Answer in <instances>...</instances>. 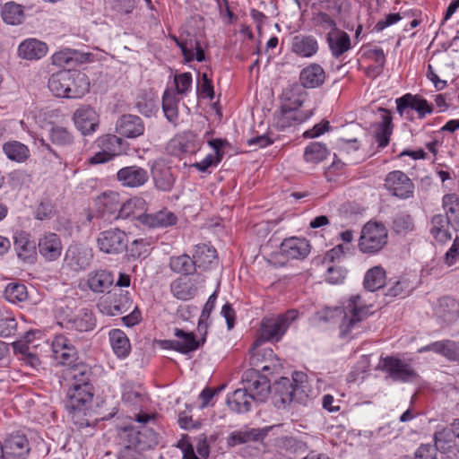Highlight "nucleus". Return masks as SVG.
Segmentation results:
<instances>
[{"mask_svg":"<svg viewBox=\"0 0 459 459\" xmlns=\"http://www.w3.org/2000/svg\"><path fill=\"white\" fill-rule=\"evenodd\" d=\"M341 308L340 337L353 339L364 331L361 323L373 314V304L368 301L364 294H354L343 299Z\"/></svg>","mask_w":459,"mask_h":459,"instance_id":"1","label":"nucleus"},{"mask_svg":"<svg viewBox=\"0 0 459 459\" xmlns=\"http://www.w3.org/2000/svg\"><path fill=\"white\" fill-rule=\"evenodd\" d=\"M94 385H69L66 392L65 408L73 422L79 428L91 425Z\"/></svg>","mask_w":459,"mask_h":459,"instance_id":"2","label":"nucleus"},{"mask_svg":"<svg viewBox=\"0 0 459 459\" xmlns=\"http://www.w3.org/2000/svg\"><path fill=\"white\" fill-rule=\"evenodd\" d=\"M305 377L306 375L295 372L291 379L281 377L275 381L270 389L273 393L274 404L281 408L293 401L302 402L307 397L306 386L303 382Z\"/></svg>","mask_w":459,"mask_h":459,"instance_id":"3","label":"nucleus"},{"mask_svg":"<svg viewBox=\"0 0 459 459\" xmlns=\"http://www.w3.org/2000/svg\"><path fill=\"white\" fill-rule=\"evenodd\" d=\"M298 316L296 309H290L277 316L263 318L255 345H262L265 342H279Z\"/></svg>","mask_w":459,"mask_h":459,"instance_id":"4","label":"nucleus"},{"mask_svg":"<svg viewBox=\"0 0 459 459\" xmlns=\"http://www.w3.org/2000/svg\"><path fill=\"white\" fill-rule=\"evenodd\" d=\"M387 238V230L382 223L369 221L362 228L359 248L362 253L376 254L385 246Z\"/></svg>","mask_w":459,"mask_h":459,"instance_id":"5","label":"nucleus"},{"mask_svg":"<svg viewBox=\"0 0 459 459\" xmlns=\"http://www.w3.org/2000/svg\"><path fill=\"white\" fill-rule=\"evenodd\" d=\"M396 111L401 117L412 120L410 110L417 113L419 119H424L434 112V105L420 94L405 93L395 100Z\"/></svg>","mask_w":459,"mask_h":459,"instance_id":"6","label":"nucleus"},{"mask_svg":"<svg viewBox=\"0 0 459 459\" xmlns=\"http://www.w3.org/2000/svg\"><path fill=\"white\" fill-rule=\"evenodd\" d=\"M384 187L392 196L400 200L412 198L415 193L414 183L401 170L387 173L384 180Z\"/></svg>","mask_w":459,"mask_h":459,"instance_id":"7","label":"nucleus"},{"mask_svg":"<svg viewBox=\"0 0 459 459\" xmlns=\"http://www.w3.org/2000/svg\"><path fill=\"white\" fill-rule=\"evenodd\" d=\"M126 234L117 229H109L99 234L97 244L100 251L106 254H120L127 247Z\"/></svg>","mask_w":459,"mask_h":459,"instance_id":"8","label":"nucleus"},{"mask_svg":"<svg viewBox=\"0 0 459 459\" xmlns=\"http://www.w3.org/2000/svg\"><path fill=\"white\" fill-rule=\"evenodd\" d=\"M132 303L128 291L118 290L101 300L98 304V307L101 313L114 316L129 310Z\"/></svg>","mask_w":459,"mask_h":459,"instance_id":"9","label":"nucleus"},{"mask_svg":"<svg viewBox=\"0 0 459 459\" xmlns=\"http://www.w3.org/2000/svg\"><path fill=\"white\" fill-rule=\"evenodd\" d=\"M262 371L247 369L243 374L244 388L257 401L266 399L271 389L268 378Z\"/></svg>","mask_w":459,"mask_h":459,"instance_id":"10","label":"nucleus"},{"mask_svg":"<svg viewBox=\"0 0 459 459\" xmlns=\"http://www.w3.org/2000/svg\"><path fill=\"white\" fill-rule=\"evenodd\" d=\"M383 368L394 381L411 382L418 377L409 363L394 356H387L383 359Z\"/></svg>","mask_w":459,"mask_h":459,"instance_id":"11","label":"nucleus"},{"mask_svg":"<svg viewBox=\"0 0 459 459\" xmlns=\"http://www.w3.org/2000/svg\"><path fill=\"white\" fill-rule=\"evenodd\" d=\"M123 402L130 407L139 409V412L135 415L134 422L138 423L137 426L128 424L136 428L142 432V424L143 423V388L140 384H134L127 382L124 385L123 389Z\"/></svg>","mask_w":459,"mask_h":459,"instance_id":"12","label":"nucleus"},{"mask_svg":"<svg viewBox=\"0 0 459 459\" xmlns=\"http://www.w3.org/2000/svg\"><path fill=\"white\" fill-rule=\"evenodd\" d=\"M122 438L125 442V447L122 451L121 459H143V445L141 431L132 426H125L122 429Z\"/></svg>","mask_w":459,"mask_h":459,"instance_id":"13","label":"nucleus"},{"mask_svg":"<svg viewBox=\"0 0 459 459\" xmlns=\"http://www.w3.org/2000/svg\"><path fill=\"white\" fill-rule=\"evenodd\" d=\"M52 351L54 358L60 365L67 368L75 364L78 359L76 348L71 341L63 334H57L52 341Z\"/></svg>","mask_w":459,"mask_h":459,"instance_id":"14","label":"nucleus"},{"mask_svg":"<svg viewBox=\"0 0 459 459\" xmlns=\"http://www.w3.org/2000/svg\"><path fill=\"white\" fill-rule=\"evenodd\" d=\"M204 141L192 131H184L175 135L169 145L173 153L178 154H196L203 147Z\"/></svg>","mask_w":459,"mask_h":459,"instance_id":"15","label":"nucleus"},{"mask_svg":"<svg viewBox=\"0 0 459 459\" xmlns=\"http://www.w3.org/2000/svg\"><path fill=\"white\" fill-rule=\"evenodd\" d=\"M2 447L4 459H26L30 450L28 438L20 433L9 435Z\"/></svg>","mask_w":459,"mask_h":459,"instance_id":"16","label":"nucleus"},{"mask_svg":"<svg viewBox=\"0 0 459 459\" xmlns=\"http://www.w3.org/2000/svg\"><path fill=\"white\" fill-rule=\"evenodd\" d=\"M96 205L100 216H95L91 212L87 215V220L92 221L94 219L98 220L100 217L108 216V220L117 219V215L119 212L121 204L119 194L117 192H105L96 199Z\"/></svg>","mask_w":459,"mask_h":459,"instance_id":"17","label":"nucleus"},{"mask_svg":"<svg viewBox=\"0 0 459 459\" xmlns=\"http://www.w3.org/2000/svg\"><path fill=\"white\" fill-rule=\"evenodd\" d=\"M38 248L39 255L46 261L54 262L61 256L63 245L57 234L46 232L39 238Z\"/></svg>","mask_w":459,"mask_h":459,"instance_id":"18","label":"nucleus"},{"mask_svg":"<svg viewBox=\"0 0 459 459\" xmlns=\"http://www.w3.org/2000/svg\"><path fill=\"white\" fill-rule=\"evenodd\" d=\"M75 126L83 135L94 133L99 127V116L90 106H82L74 114Z\"/></svg>","mask_w":459,"mask_h":459,"instance_id":"19","label":"nucleus"},{"mask_svg":"<svg viewBox=\"0 0 459 459\" xmlns=\"http://www.w3.org/2000/svg\"><path fill=\"white\" fill-rule=\"evenodd\" d=\"M280 250L288 259H304L310 253V244L304 238L290 237L281 242Z\"/></svg>","mask_w":459,"mask_h":459,"instance_id":"20","label":"nucleus"},{"mask_svg":"<svg viewBox=\"0 0 459 459\" xmlns=\"http://www.w3.org/2000/svg\"><path fill=\"white\" fill-rule=\"evenodd\" d=\"M60 325L66 330L89 332L96 326V318L91 309L83 307L74 317L64 319Z\"/></svg>","mask_w":459,"mask_h":459,"instance_id":"21","label":"nucleus"},{"mask_svg":"<svg viewBox=\"0 0 459 459\" xmlns=\"http://www.w3.org/2000/svg\"><path fill=\"white\" fill-rule=\"evenodd\" d=\"M225 143L226 141L220 138L209 140L208 144L212 148L214 153L207 154L201 161L193 163L191 167L203 173L207 172L210 168H216L224 158Z\"/></svg>","mask_w":459,"mask_h":459,"instance_id":"22","label":"nucleus"},{"mask_svg":"<svg viewBox=\"0 0 459 459\" xmlns=\"http://www.w3.org/2000/svg\"><path fill=\"white\" fill-rule=\"evenodd\" d=\"M381 113V120L376 124L375 139L378 148H385L390 143V138L394 131L392 112L385 108H378Z\"/></svg>","mask_w":459,"mask_h":459,"instance_id":"23","label":"nucleus"},{"mask_svg":"<svg viewBox=\"0 0 459 459\" xmlns=\"http://www.w3.org/2000/svg\"><path fill=\"white\" fill-rule=\"evenodd\" d=\"M261 345H255L254 342L249 351V364L252 367L250 370L262 371L268 373L272 369V359L274 356L271 348H260Z\"/></svg>","mask_w":459,"mask_h":459,"instance_id":"24","label":"nucleus"},{"mask_svg":"<svg viewBox=\"0 0 459 459\" xmlns=\"http://www.w3.org/2000/svg\"><path fill=\"white\" fill-rule=\"evenodd\" d=\"M174 336L176 337L175 340L166 342L169 344L168 347L182 354L195 351L200 346L199 341L196 340L193 333L186 332L180 328H175Z\"/></svg>","mask_w":459,"mask_h":459,"instance_id":"25","label":"nucleus"},{"mask_svg":"<svg viewBox=\"0 0 459 459\" xmlns=\"http://www.w3.org/2000/svg\"><path fill=\"white\" fill-rule=\"evenodd\" d=\"M65 378L69 385H93L91 368L83 362L75 363L65 370Z\"/></svg>","mask_w":459,"mask_h":459,"instance_id":"26","label":"nucleus"},{"mask_svg":"<svg viewBox=\"0 0 459 459\" xmlns=\"http://www.w3.org/2000/svg\"><path fill=\"white\" fill-rule=\"evenodd\" d=\"M326 42L332 56L335 58H339L351 48L349 34L335 26L327 33Z\"/></svg>","mask_w":459,"mask_h":459,"instance_id":"27","label":"nucleus"},{"mask_svg":"<svg viewBox=\"0 0 459 459\" xmlns=\"http://www.w3.org/2000/svg\"><path fill=\"white\" fill-rule=\"evenodd\" d=\"M290 48L298 56L309 58L318 52L319 44L314 36L299 34L292 38Z\"/></svg>","mask_w":459,"mask_h":459,"instance_id":"28","label":"nucleus"},{"mask_svg":"<svg viewBox=\"0 0 459 459\" xmlns=\"http://www.w3.org/2000/svg\"><path fill=\"white\" fill-rule=\"evenodd\" d=\"M325 81L324 68L316 63L304 67L299 74L300 86L304 89H314L321 86Z\"/></svg>","mask_w":459,"mask_h":459,"instance_id":"29","label":"nucleus"},{"mask_svg":"<svg viewBox=\"0 0 459 459\" xmlns=\"http://www.w3.org/2000/svg\"><path fill=\"white\" fill-rule=\"evenodd\" d=\"M94 143L99 149L105 150L113 158L126 153L128 149L127 142L113 134L99 136Z\"/></svg>","mask_w":459,"mask_h":459,"instance_id":"30","label":"nucleus"},{"mask_svg":"<svg viewBox=\"0 0 459 459\" xmlns=\"http://www.w3.org/2000/svg\"><path fill=\"white\" fill-rule=\"evenodd\" d=\"M152 177L155 186L162 191H169L174 184V177L170 168L162 160L153 162L151 168Z\"/></svg>","mask_w":459,"mask_h":459,"instance_id":"31","label":"nucleus"},{"mask_svg":"<svg viewBox=\"0 0 459 459\" xmlns=\"http://www.w3.org/2000/svg\"><path fill=\"white\" fill-rule=\"evenodd\" d=\"M313 115L312 111H301L292 108H282L275 113L276 125L279 128L292 126L307 121Z\"/></svg>","mask_w":459,"mask_h":459,"instance_id":"32","label":"nucleus"},{"mask_svg":"<svg viewBox=\"0 0 459 459\" xmlns=\"http://www.w3.org/2000/svg\"><path fill=\"white\" fill-rule=\"evenodd\" d=\"M91 258V250L79 245H72L65 252V260L72 269L79 271L86 269L90 265Z\"/></svg>","mask_w":459,"mask_h":459,"instance_id":"33","label":"nucleus"},{"mask_svg":"<svg viewBox=\"0 0 459 459\" xmlns=\"http://www.w3.org/2000/svg\"><path fill=\"white\" fill-rule=\"evenodd\" d=\"M116 132L121 136L135 138L143 133L142 119L134 115H123L116 124Z\"/></svg>","mask_w":459,"mask_h":459,"instance_id":"34","label":"nucleus"},{"mask_svg":"<svg viewBox=\"0 0 459 459\" xmlns=\"http://www.w3.org/2000/svg\"><path fill=\"white\" fill-rule=\"evenodd\" d=\"M117 218H132L137 228L143 225V200L142 198H132L124 203L117 215Z\"/></svg>","mask_w":459,"mask_h":459,"instance_id":"35","label":"nucleus"},{"mask_svg":"<svg viewBox=\"0 0 459 459\" xmlns=\"http://www.w3.org/2000/svg\"><path fill=\"white\" fill-rule=\"evenodd\" d=\"M13 245L19 258L30 261L36 255V243L26 231H16L13 236Z\"/></svg>","mask_w":459,"mask_h":459,"instance_id":"36","label":"nucleus"},{"mask_svg":"<svg viewBox=\"0 0 459 459\" xmlns=\"http://www.w3.org/2000/svg\"><path fill=\"white\" fill-rule=\"evenodd\" d=\"M47 53V44L36 39H25L18 48L19 56L27 60L40 59L45 56Z\"/></svg>","mask_w":459,"mask_h":459,"instance_id":"37","label":"nucleus"},{"mask_svg":"<svg viewBox=\"0 0 459 459\" xmlns=\"http://www.w3.org/2000/svg\"><path fill=\"white\" fill-rule=\"evenodd\" d=\"M307 97V91L299 84H292L286 88L281 95V105L282 108H294L299 110Z\"/></svg>","mask_w":459,"mask_h":459,"instance_id":"38","label":"nucleus"},{"mask_svg":"<svg viewBox=\"0 0 459 459\" xmlns=\"http://www.w3.org/2000/svg\"><path fill=\"white\" fill-rule=\"evenodd\" d=\"M193 256L196 268L206 271L216 264L217 251L212 246L199 244L195 246Z\"/></svg>","mask_w":459,"mask_h":459,"instance_id":"39","label":"nucleus"},{"mask_svg":"<svg viewBox=\"0 0 459 459\" xmlns=\"http://www.w3.org/2000/svg\"><path fill=\"white\" fill-rule=\"evenodd\" d=\"M255 400L254 396L243 387L229 394L227 403L231 411L237 413H246L251 410L252 402Z\"/></svg>","mask_w":459,"mask_h":459,"instance_id":"40","label":"nucleus"},{"mask_svg":"<svg viewBox=\"0 0 459 459\" xmlns=\"http://www.w3.org/2000/svg\"><path fill=\"white\" fill-rule=\"evenodd\" d=\"M180 99L173 89H167L162 96V109L166 119L174 126L178 121V104Z\"/></svg>","mask_w":459,"mask_h":459,"instance_id":"41","label":"nucleus"},{"mask_svg":"<svg viewBox=\"0 0 459 459\" xmlns=\"http://www.w3.org/2000/svg\"><path fill=\"white\" fill-rule=\"evenodd\" d=\"M73 71L62 70L55 73L48 80V89L56 97L67 98Z\"/></svg>","mask_w":459,"mask_h":459,"instance_id":"42","label":"nucleus"},{"mask_svg":"<svg viewBox=\"0 0 459 459\" xmlns=\"http://www.w3.org/2000/svg\"><path fill=\"white\" fill-rule=\"evenodd\" d=\"M445 218L451 227L459 231V197L456 194H446L442 198Z\"/></svg>","mask_w":459,"mask_h":459,"instance_id":"43","label":"nucleus"},{"mask_svg":"<svg viewBox=\"0 0 459 459\" xmlns=\"http://www.w3.org/2000/svg\"><path fill=\"white\" fill-rule=\"evenodd\" d=\"M171 39L180 48L186 61L190 62L196 60L203 62L205 59L204 51L197 40H183L176 36H171Z\"/></svg>","mask_w":459,"mask_h":459,"instance_id":"44","label":"nucleus"},{"mask_svg":"<svg viewBox=\"0 0 459 459\" xmlns=\"http://www.w3.org/2000/svg\"><path fill=\"white\" fill-rule=\"evenodd\" d=\"M117 178L124 186L137 187L143 184V170L136 166L125 167L117 171Z\"/></svg>","mask_w":459,"mask_h":459,"instance_id":"45","label":"nucleus"},{"mask_svg":"<svg viewBox=\"0 0 459 459\" xmlns=\"http://www.w3.org/2000/svg\"><path fill=\"white\" fill-rule=\"evenodd\" d=\"M67 98L78 99L84 96L90 91V82L84 73L73 71Z\"/></svg>","mask_w":459,"mask_h":459,"instance_id":"46","label":"nucleus"},{"mask_svg":"<svg viewBox=\"0 0 459 459\" xmlns=\"http://www.w3.org/2000/svg\"><path fill=\"white\" fill-rule=\"evenodd\" d=\"M108 338L114 353L120 359L126 358L131 351L126 334L120 329H113L109 332Z\"/></svg>","mask_w":459,"mask_h":459,"instance_id":"47","label":"nucleus"},{"mask_svg":"<svg viewBox=\"0 0 459 459\" xmlns=\"http://www.w3.org/2000/svg\"><path fill=\"white\" fill-rule=\"evenodd\" d=\"M3 152L10 160L18 163L25 162L30 156L29 147L14 140L4 143Z\"/></svg>","mask_w":459,"mask_h":459,"instance_id":"48","label":"nucleus"},{"mask_svg":"<svg viewBox=\"0 0 459 459\" xmlns=\"http://www.w3.org/2000/svg\"><path fill=\"white\" fill-rule=\"evenodd\" d=\"M437 314L446 323L456 321L459 317V302L451 297L440 299Z\"/></svg>","mask_w":459,"mask_h":459,"instance_id":"49","label":"nucleus"},{"mask_svg":"<svg viewBox=\"0 0 459 459\" xmlns=\"http://www.w3.org/2000/svg\"><path fill=\"white\" fill-rule=\"evenodd\" d=\"M114 282V275L106 270H100L91 273L88 279V286L94 292H103Z\"/></svg>","mask_w":459,"mask_h":459,"instance_id":"50","label":"nucleus"},{"mask_svg":"<svg viewBox=\"0 0 459 459\" xmlns=\"http://www.w3.org/2000/svg\"><path fill=\"white\" fill-rule=\"evenodd\" d=\"M449 222L442 214H436L431 219L430 234L438 242L445 243L452 238Z\"/></svg>","mask_w":459,"mask_h":459,"instance_id":"51","label":"nucleus"},{"mask_svg":"<svg viewBox=\"0 0 459 459\" xmlns=\"http://www.w3.org/2000/svg\"><path fill=\"white\" fill-rule=\"evenodd\" d=\"M385 271L378 265L367 271L364 277V287L369 291H375L382 288L385 283Z\"/></svg>","mask_w":459,"mask_h":459,"instance_id":"52","label":"nucleus"},{"mask_svg":"<svg viewBox=\"0 0 459 459\" xmlns=\"http://www.w3.org/2000/svg\"><path fill=\"white\" fill-rule=\"evenodd\" d=\"M177 216L170 211L162 210L153 214H145V225L152 228H163L175 225Z\"/></svg>","mask_w":459,"mask_h":459,"instance_id":"53","label":"nucleus"},{"mask_svg":"<svg viewBox=\"0 0 459 459\" xmlns=\"http://www.w3.org/2000/svg\"><path fill=\"white\" fill-rule=\"evenodd\" d=\"M329 156V151L325 144L319 142L310 143L304 151L306 162L318 164Z\"/></svg>","mask_w":459,"mask_h":459,"instance_id":"54","label":"nucleus"},{"mask_svg":"<svg viewBox=\"0 0 459 459\" xmlns=\"http://www.w3.org/2000/svg\"><path fill=\"white\" fill-rule=\"evenodd\" d=\"M170 289L174 297L182 300L192 299L196 293V288L189 280L184 278H178L173 281Z\"/></svg>","mask_w":459,"mask_h":459,"instance_id":"55","label":"nucleus"},{"mask_svg":"<svg viewBox=\"0 0 459 459\" xmlns=\"http://www.w3.org/2000/svg\"><path fill=\"white\" fill-rule=\"evenodd\" d=\"M48 138L51 143L61 148H67L74 144V138L71 132L65 127L55 126L48 132Z\"/></svg>","mask_w":459,"mask_h":459,"instance_id":"56","label":"nucleus"},{"mask_svg":"<svg viewBox=\"0 0 459 459\" xmlns=\"http://www.w3.org/2000/svg\"><path fill=\"white\" fill-rule=\"evenodd\" d=\"M2 18L7 24H21L24 19L22 5L13 2L6 3L2 9Z\"/></svg>","mask_w":459,"mask_h":459,"instance_id":"57","label":"nucleus"},{"mask_svg":"<svg viewBox=\"0 0 459 459\" xmlns=\"http://www.w3.org/2000/svg\"><path fill=\"white\" fill-rule=\"evenodd\" d=\"M262 438V435L258 429L237 430L231 432L227 437L229 446H236L249 441H258Z\"/></svg>","mask_w":459,"mask_h":459,"instance_id":"58","label":"nucleus"},{"mask_svg":"<svg viewBox=\"0 0 459 459\" xmlns=\"http://www.w3.org/2000/svg\"><path fill=\"white\" fill-rule=\"evenodd\" d=\"M169 266L173 272L186 275L193 274L196 270L194 256L191 258L187 255L171 257Z\"/></svg>","mask_w":459,"mask_h":459,"instance_id":"59","label":"nucleus"},{"mask_svg":"<svg viewBox=\"0 0 459 459\" xmlns=\"http://www.w3.org/2000/svg\"><path fill=\"white\" fill-rule=\"evenodd\" d=\"M435 348L437 354L451 361H459V342L449 339L437 341Z\"/></svg>","mask_w":459,"mask_h":459,"instance_id":"60","label":"nucleus"},{"mask_svg":"<svg viewBox=\"0 0 459 459\" xmlns=\"http://www.w3.org/2000/svg\"><path fill=\"white\" fill-rule=\"evenodd\" d=\"M455 437H456V433L454 432L452 426L451 429L442 428L441 429L435 432L434 446L437 450L446 451L452 446Z\"/></svg>","mask_w":459,"mask_h":459,"instance_id":"61","label":"nucleus"},{"mask_svg":"<svg viewBox=\"0 0 459 459\" xmlns=\"http://www.w3.org/2000/svg\"><path fill=\"white\" fill-rule=\"evenodd\" d=\"M5 299L12 303H18L27 299V287L22 283H9L4 290Z\"/></svg>","mask_w":459,"mask_h":459,"instance_id":"62","label":"nucleus"},{"mask_svg":"<svg viewBox=\"0 0 459 459\" xmlns=\"http://www.w3.org/2000/svg\"><path fill=\"white\" fill-rule=\"evenodd\" d=\"M361 58L381 66H385L386 61L384 50L377 47L364 48L362 50Z\"/></svg>","mask_w":459,"mask_h":459,"instance_id":"63","label":"nucleus"},{"mask_svg":"<svg viewBox=\"0 0 459 459\" xmlns=\"http://www.w3.org/2000/svg\"><path fill=\"white\" fill-rule=\"evenodd\" d=\"M342 315V308L339 307H325L316 313L315 319L322 323H336Z\"/></svg>","mask_w":459,"mask_h":459,"instance_id":"64","label":"nucleus"}]
</instances>
